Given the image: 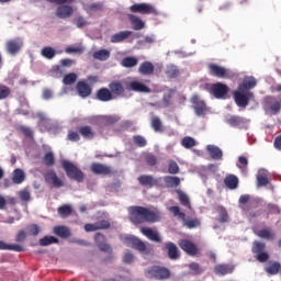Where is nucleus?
<instances>
[{"label": "nucleus", "mask_w": 281, "mask_h": 281, "mask_svg": "<svg viewBox=\"0 0 281 281\" xmlns=\"http://www.w3.org/2000/svg\"><path fill=\"white\" fill-rule=\"evenodd\" d=\"M130 218L134 225H142V223H159V221H161V213L157 209L131 206Z\"/></svg>", "instance_id": "f257e3e1"}, {"label": "nucleus", "mask_w": 281, "mask_h": 281, "mask_svg": "<svg viewBox=\"0 0 281 281\" xmlns=\"http://www.w3.org/2000/svg\"><path fill=\"white\" fill-rule=\"evenodd\" d=\"M169 212L177 216L180 221H182L183 226L188 229H195V227L201 226V221L196 217H186V213L181 212V207L179 206H170Z\"/></svg>", "instance_id": "f03ea898"}, {"label": "nucleus", "mask_w": 281, "mask_h": 281, "mask_svg": "<svg viewBox=\"0 0 281 281\" xmlns=\"http://www.w3.org/2000/svg\"><path fill=\"white\" fill-rule=\"evenodd\" d=\"M61 168H64L69 179H72L78 183H82L85 181V173L76 165H74V162L69 160H63Z\"/></svg>", "instance_id": "7ed1b4c3"}, {"label": "nucleus", "mask_w": 281, "mask_h": 281, "mask_svg": "<svg viewBox=\"0 0 281 281\" xmlns=\"http://www.w3.org/2000/svg\"><path fill=\"white\" fill-rule=\"evenodd\" d=\"M145 277L149 280H168L170 270L166 267L153 266L145 270Z\"/></svg>", "instance_id": "20e7f679"}, {"label": "nucleus", "mask_w": 281, "mask_h": 281, "mask_svg": "<svg viewBox=\"0 0 281 281\" xmlns=\"http://www.w3.org/2000/svg\"><path fill=\"white\" fill-rule=\"evenodd\" d=\"M137 181L144 188H164V178H155L150 175H142L137 178Z\"/></svg>", "instance_id": "39448f33"}, {"label": "nucleus", "mask_w": 281, "mask_h": 281, "mask_svg": "<svg viewBox=\"0 0 281 281\" xmlns=\"http://www.w3.org/2000/svg\"><path fill=\"white\" fill-rule=\"evenodd\" d=\"M207 69H209L210 76H214V78H225V79L234 78V72H232V70L223 66H218L216 64H209Z\"/></svg>", "instance_id": "423d86ee"}, {"label": "nucleus", "mask_w": 281, "mask_h": 281, "mask_svg": "<svg viewBox=\"0 0 281 281\" xmlns=\"http://www.w3.org/2000/svg\"><path fill=\"white\" fill-rule=\"evenodd\" d=\"M233 95L237 106H241L243 109H245V106H249V100H254V92L241 91L239 88L237 91L233 92Z\"/></svg>", "instance_id": "0eeeda50"}, {"label": "nucleus", "mask_w": 281, "mask_h": 281, "mask_svg": "<svg viewBox=\"0 0 281 281\" xmlns=\"http://www.w3.org/2000/svg\"><path fill=\"white\" fill-rule=\"evenodd\" d=\"M134 14H157V9L148 3H135L130 7Z\"/></svg>", "instance_id": "6e6552de"}, {"label": "nucleus", "mask_w": 281, "mask_h": 281, "mask_svg": "<svg viewBox=\"0 0 281 281\" xmlns=\"http://www.w3.org/2000/svg\"><path fill=\"white\" fill-rule=\"evenodd\" d=\"M191 104H193L194 113L199 117H201V115H205V113L207 112V104H205V101L201 100V97H199V94L192 95Z\"/></svg>", "instance_id": "1a4fd4ad"}, {"label": "nucleus", "mask_w": 281, "mask_h": 281, "mask_svg": "<svg viewBox=\"0 0 281 281\" xmlns=\"http://www.w3.org/2000/svg\"><path fill=\"white\" fill-rule=\"evenodd\" d=\"M210 93L214 95V98H216L217 100H221L225 98L227 93H229V87H227V85L223 82H216L212 85Z\"/></svg>", "instance_id": "9d476101"}, {"label": "nucleus", "mask_w": 281, "mask_h": 281, "mask_svg": "<svg viewBox=\"0 0 281 281\" xmlns=\"http://www.w3.org/2000/svg\"><path fill=\"white\" fill-rule=\"evenodd\" d=\"M126 240L133 249H136V251H140V254H150L151 251V249L146 246V243L135 236H130L126 238Z\"/></svg>", "instance_id": "9b49d317"}, {"label": "nucleus", "mask_w": 281, "mask_h": 281, "mask_svg": "<svg viewBox=\"0 0 281 281\" xmlns=\"http://www.w3.org/2000/svg\"><path fill=\"white\" fill-rule=\"evenodd\" d=\"M90 170L91 172H93V175H104V176L115 175V171H113V167L101 164V162H93L90 166Z\"/></svg>", "instance_id": "f8f14e48"}, {"label": "nucleus", "mask_w": 281, "mask_h": 281, "mask_svg": "<svg viewBox=\"0 0 281 281\" xmlns=\"http://www.w3.org/2000/svg\"><path fill=\"white\" fill-rule=\"evenodd\" d=\"M178 245L188 256H196V254H199V248L190 239H180Z\"/></svg>", "instance_id": "ddd939ff"}, {"label": "nucleus", "mask_w": 281, "mask_h": 281, "mask_svg": "<svg viewBox=\"0 0 281 281\" xmlns=\"http://www.w3.org/2000/svg\"><path fill=\"white\" fill-rule=\"evenodd\" d=\"M162 250L167 251V256L170 260H179V258H181L179 247L172 241L165 243Z\"/></svg>", "instance_id": "4468645a"}, {"label": "nucleus", "mask_w": 281, "mask_h": 281, "mask_svg": "<svg viewBox=\"0 0 281 281\" xmlns=\"http://www.w3.org/2000/svg\"><path fill=\"white\" fill-rule=\"evenodd\" d=\"M94 241L100 251H104V254H113V249L111 248V245L106 244V236L103 234L97 233L94 236Z\"/></svg>", "instance_id": "2eb2a0df"}, {"label": "nucleus", "mask_w": 281, "mask_h": 281, "mask_svg": "<svg viewBox=\"0 0 281 281\" xmlns=\"http://www.w3.org/2000/svg\"><path fill=\"white\" fill-rule=\"evenodd\" d=\"M23 47V41L21 38H15L7 42L5 49L8 54H11V56H16L21 52V48Z\"/></svg>", "instance_id": "dca6fc26"}, {"label": "nucleus", "mask_w": 281, "mask_h": 281, "mask_svg": "<svg viewBox=\"0 0 281 281\" xmlns=\"http://www.w3.org/2000/svg\"><path fill=\"white\" fill-rule=\"evenodd\" d=\"M110 92L112 93V98H121L125 93L124 85H122V81H111L109 83Z\"/></svg>", "instance_id": "f3484780"}, {"label": "nucleus", "mask_w": 281, "mask_h": 281, "mask_svg": "<svg viewBox=\"0 0 281 281\" xmlns=\"http://www.w3.org/2000/svg\"><path fill=\"white\" fill-rule=\"evenodd\" d=\"M44 179H45L46 183H52V186H54V188H63V186H65L63 180L60 178H58V176L56 175V171H54V170L46 172L44 175Z\"/></svg>", "instance_id": "a211bd4d"}, {"label": "nucleus", "mask_w": 281, "mask_h": 281, "mask_svg": "<svg viewBox=\"0 0 281 281\" xmlns=\"http://www.w3.org/2000/svg\"><path fill=\"white\" fill-rule=\"evenodd\" d=\"M247 122H249L247 119L237 115H231L226 119V123L233 126V128H245Z\"/></svg>", "instance_id": "6ab92c4d"}, {"label": "nucleus", "mask_w": 281, "mask_h": 281, "mask_svg": "<svg viewBox=\"0 0 281 281\" xmlns=\"http://www.w3.org/2000/svg\"><path fill=\"white\" fill-rule=\"evenodd\" d=\"M140 232L143 236L148 238V240H151L153 243H161V236L159 235V232L148 227H142Z\"/></svg>", "instance_id": "aec40b11"}, {"label": "nucleus", "mask_w": 281, "mask_h": 281, "mask_svg": "<svg viewBox=\"0 0 281 281\" xmlns=\"http://www.w3.org/2000/svg\"><path fill=\"white\" fill-rule=\"evenodd\" d=\"M74 14V8L69 4H61L56 10L58 19H69Z\"/></svg>", "instance_id": "412c9836"}, {"label": "nucleus", "mask_w": 281, "mask_h": 281, "mask_svg": "<svg viewBox=\"0 0 281 281\" xmlns=\"http://www.w3.org/2000/svg\"><path fill=\"white\" fill-rule=\"evenodd\" d=\"M127 91H136L137 93H150V88L139 81H131Z\"/></svg>", "instance_id": "4be33fe9"}, {"label": "nucleus", "mask_w": 281, "mask_h": 281, "mask_svg": "<svg viewBox=\"0 0 281 281\" xmlns=\"http://www.w3.org/2000/svg\"><path fill=\"white\" fill-rule=\"evenodd\" d=\"M215 276H227L234 273V266L229 263H218L214 267Z\"/></svg>", "instance_id": "5701e85b"}, {"label": "nucleus", "mask_w": 281, "mask_h": 281, "mask_svg": "<svg viewBox=\"0 0 281 281\" xmlns=\"http://www.w3.org/2000/svg\"><path fill=\"white\" fill-rule=\"evenodd\" d=\"M76 88L77 93L80 95V98H89V95H91V86H89V83H87L86 81H78Z\"/></svg>", "instance_id": "b1692460"}, {"label": "nucleus", "mask_w": 281, "mask_h": 281, "mask_svg": "<svg viewBox=\"0 0 281 281\" xmlns=\"http://www.w3.org/2000/svg\"><path fill=\"white\" fill-rule=\"evenodd\" d=\"M97 100H99L100 102H111V100H114L113 93L109 88H100L97 91Z\"/></svg>", "instance_id": "393cba45"}, {"label": "nucleus", "mask_w": 281, "mask_h": 281, "mask_svg": "<svg viewBox=\"0 0 281 281\" xmlns=\"http://www.w3.org/2000/svg\"><path fill=\"white\" fill-rule=\"evenodd\" d=\"M256 85H258V81H256V78L245 77L243 82L239 83L238 89L239 91H249L250 89H254Z\"/></svg>", "instance_id": "a878e982"}, {"label": "nucleus", "mask_w": 281, "mask_h": 281, "mask_svg": "<svg viewBox=\"0 0 281 281\" xmlns=\"http://www.w3.org/2000/svg\"><path fill=\"white\" fill-rule=\"evenodd\" d=\"M250 199H251V195L249 194L240 195L238 200L239 210H241L243 212H250L251 211V202H249Z\"/></svg>", "instance_id": "bb28decb"}, {"label": "nucleus", "mask_w": 281, "mask_h": 281, "mask_svg": "<svg viewBox=\"0 0 281 281\" xmlns=\"http://www.w3.org/2000/svg\"><path fill=\"white\" fill-rule=\"evenodd\" d=\"M265 271L269 276H278L281 271V263L278 261L270 260L265 267Z\"/></svg>", "instance_id": "cd10ccee"}, {"label": "nucleus", "mask_w": 281, "mask_h": 281, "mask_svg": "<svg viewBox=\"0 0 281 281\" xmlns=\"http://www.w3.org/2000/svg\"><path fill=\"white\" fill-rule=\"evenodd\" d=\"M206 150L215 161H221V159H223V150L218 148V146L207 145Z\"/></svg>", "instance_id": "c85d7f7f"}, {"label": "nucleus", "mask_w": 281, "mask_h": 281, "mask_svg": "<svg viewBox=\"0 0 281 281\" xmlns=\"http://www.w3.org/2000/svg\"><path fill=\"white\" fill-rule=\"evenodd\" d=\"M138 71L142 76H153L155 74V65L151 61H144L139 65Z\"/></svg>", "instance_id": "c756f323"}, {"label": "nucleus", "mask_w": 281, "mask_h": 281, "mask_svg": "<svg viewBox=\"0 0 281 281\" xmlns=\"http://www.w3.org/2000/svg\"><path fill=\"white\" fill-rule=\"evenodd\" d=\"M0 250L2 251H25V247L19 245V244H7L3 240H0Z\"/></svg>", "instance_id": "7c9ffc66"}, {"label": "nucleus", "mask_w": 281, "mask_h": 281, "mask_svg": "<svg viewBox=\"0 0 281 281\" xmlns=\"http://www.w3.org/2000/svg\"><path fill=\"white\" fill-rule=\"evenodd\" d=\"M166 188H179L181 186V178L177 176H165L162 177Z\"/></svg>", "instance_id": "2f4dec72"}, {"label": "nucleus", "mask_w": 281, "mask_h": 281, "mask_svg": "<svg viewBox=\"0 0 281 281\" xmlns=\"http://www.w3.org/2000/svg\"><path fill=\"white\" fill-rule=\"evenodd\" d=\"M25 181V171L23 169L18 168L12 172V183L15 186H21Z\"/></svg>", "instance_id": "473e14b6"}, {"label": "nucleus", "mask_w": 281, "mask_h": 281, "mask_svg": "<svg viewBox=\"0 0 281 281\" xmlns=\"http://www.w3.org/2000/svg\"><path fill=\"white\" fill-rule=\"evenodd\" d=\"M78 133L81 135L83 139H93V137H95L93 128H91V126L89 125L78 127Z\"/></svg>", "instance_id": "72a5a7b5"}, {"label": "nucleus", "mask_w": 281, "mask_h": 281, "mask_svg": "<svg viewBox=\"0 0 281 281\" xmlns=\"http://www.w3.org/2000/svg\"><path fill=\"white\" fill-rule=\"evenodd\" d=\"M133 35V31H121L111 36V43H122Z\"/></svg>", "instance_id": "f704fd0d"}, {"label": "nucleus", "mask_w": 281, "mask_h": 281, "mask_svg": "<svg viewBox=\"0 0 281 281\" xmlns=\"http://www.w3.org/2000/svg\"><path fill=\"white\" fill-rule=\"evenodd\" d=\"M224 186H226L228 190H236V188H238V177L234 175H227L224 179Z\"/></svg>", "instance_id": "c9c22d12"}, {"label": "nucleus", "mask_w": 281, "mask_h": 281, "mask_svg": "<svg viewBox=\"0 0 281 281\" xmlns=\"http://www.w3.org/2000/svg\"><path fill=\"white\" fill-rule=\"evenodd\" d=\"M256 235L265 240H276V233H273L271 228L260 229L256 233Z\"/></svg>", "instance_id": "e433bc0d"}, {"label": "nucleus", "mask_w": 281, "mask_h": 281, "mask_svg": "<svg viewBox=\"0 0 281 281\" xmlns=\"http://www.w3.org/2000/svg\"><path fill=\"white\" fill-rule=\"evenodd\" d=\"M53 232L56 236H59V238H69V236H71V231L67 226H55Z\"/></svg>", "instance_id": "4c0bfd02"}, {"label": "nucleus", "mask_w": 281, "mask_h": 281, "mask_svg": "<svg viewBox=\"0 0 281 281\" xmlns=\"http://www.w3.org/2000/svg\"><path fill=\"white\" fill-rule=\"evenodd\" d=\"M128 19L132 23L133 30L135 31L144 30L145 23L144 21H142V19H139V16L130 14Z\"/></svg>", "instance_id": "58836bf2"}, {"label": "nucleus", "mask_w": 281, "mask_h": 281, "mask_svg": "<svg viewBox=\"0 0 281 281\" xmlns=\"http://www.w3.org/2000/svg\"><path fill=\"white\" fill-rule=\"evenodd\" d=\"M74 212V209L69 204H64L57 209V214L61 218H68V216H71V213Z\"/></svg>", "instance_id": "ea45409f"}, {"label": "nucleus", "mask_w": 281, "mask_h": 281, "mask_svg": "<svg viewBox=\"0 0 281 281\" xmlns=\"http://www.w3.org/2000/svg\"><path fill=\"white\" fill-rule=\"evenodd\" d=\"M139 63V60L137 59V57H124L121 61L122 67H125L126 69H131L133 67H137V64Z\"/></svg>", "instance_id": "a19ab883"}, {"label": "nucleus", "mask_w": 281, "mask_h": 281, "mask_svg": "<svg viewBox=\"0 0 281 281\" xmlns=\"http://www.w3.org/2000/svg\"><path fill=\"white\" fill-rule=\"evenodd\" d=\"M177 194L181 205H183V207H188V210H192V204L190 203V198L188 196V194H186L181 190H178Z\"/></svg>", "instance_id": "79ce46f5"}, {"label": "nucleus", "mask_w": 281, "mask_h": 281, "mask_svg": "<svg viewBox=\"0 0 281 281\" xmlns=\"http://www.w3.org/2000/svg\"><path fill=\"white\" fill-rule=\"evenodd\" d=\"M74 59L65 58L60 60V65L54 66L53 71L55 74H63V67H71L74 65Z\"/></svg>", "instance_id": "37998d69"}, {"label": "nucleus", "mask_w": 281, "mask_h": 281, "mask_svg": "<svg viewBox=\"0 0 281 281\" xmlns=\"http://www.w3.org/2000/svg\"><path fill=\"white\" fill-rule=\"evenodd\" d=\"M93 58L95 60H109V58H111V52L106 50V49H100L93 53Z\"/></svg>", "instance_id": "c03bdc74"}, {"label": "nucleus", "mask_w": 281, "mask_h": 281, "mask_svg": "<svg viewBox=\"0 0 281 281\" xmlns=\"http://www.w3.org/2000/svg\"><path fill=\"white\" fill-rule=\"evenodd\" d=\"M41 55L44 58H47V60H52L56 56V49H54L52 46H45L42 48Z\"/></svg>", "instance_id": "a18cd8bd"}, {"label": "nucleus", "mask_w": 281, "mask_h": 281, "mask_svg": "<svg viewBox=\"0 0 281 281\" xmlns=\"http://www.w3.org/2000/svg\"><path fill=\"white\" fill-rule=\"evenodd\" d=\"M150 126L155 133H161L164 131L161 119H159V116L151 117Z\"/></svg>", "instance_id": "49530a36"}, {"label": "nucleus", "mask_w": 281, "mask_h": 281, "mask_svg": "<svg viewBox=\"0 0 281 281\" xmlns=\"http://www.w3.org/2000/svg\"><path fill=\"white\" fill-rule=\"evenodd\" d=\"M58 244V238L54 236H44L40 239L41 247H47L48 245H56Z\"/></svg>", "instance_id": "de8ad7c7"}, {"label": "nucleus", "mask_w": 281, "mask_h": 281, "mask_svg": "<svg viewBox=\"0 0 281 281\" xmlns=\"http://www.w3.org/2000/svg\"><path fill=\"white\" fill-rule=\"evenodd\" d=\"M266 247H267V245L265 243L255 240L252 243L251 251H252V254H256V255L262 254L265 251Z\"/></svg>", "instance_id": "09e8293b"}, {"label": "nucleus", "mask_w": 281, "mask_h": 281, "mask_svg": "<svg viewBox=\"0 0 281 281\" xmlns=\"http://www.w3.org/2000/svg\"><path fill=\"white\" fill-rule=\"evenodd\" d=\"M217 212L220 223H227V221H229V215L227 214V210L225 207L218 206Z\"/></svg>", "instance_id": "8fccbe9b"}, {"label": "nucleus", "mask_w": 281, "mask_h": 281, "mask_svg": "<svg viewBox=\"0 0 281 281\" xmlns=\"http://www.w3.org/2000/svg\"><path fill=\"white\" fill-rule=\"evenodd\" d=\"M181 145L187 149L194 148V146H196V140L190 136H186L181 140Z\"/></svg>", "instance_id": "3c124183"}, {"label": "nucleus", "mask_w": 281, "mask_h": 281, "mask_svg": "<svg viewBox=\"0 0 281 281\" xmlns=\"http://www.w3.org/2000/svg\"><path fill=\"white\" fill-rule=\"evenodd\" d=\"M179 164L175 160H169L168 161V173L169 175H179L180 172Z\"/></svg>", "instance_id": "603ef678"}, {"label": "nucleus", "mask_w": 281, "mask_h": 281, "mask_svg": "<svg viewBox=\"0 0 281 281\" xmlns=\"http://www.w3.org/2000/svg\"><path fill=\"white\" fill-rule=\"evenodd\" d=\"M43 162L45 164V166H48V167L54 166V164H56V158L54 157V153L47 151L44 155Z\"/></svg>", "instance_id": "864d4df0"}, {"label": "nucleus", "mask_w": 281, "mask_h": 281, "mask_svg": "<svg viewBox=\"0 0 281 281\" xmlns=\"http://www.w3.org/2000/svg\"><path fill=\"white\" fill-rule=\"evenodd\" d=\"M269 110L271 115H278V113L281 111V101L274 100L270 102Z\"/></svg>", "instance_id": "5fc2aeb1"}, {"label": "nucleus", "mask_w": 281, "mask_h": 281, "mask_svg": "<svg viewBox=\"0 0 281 281\" xmlns=\"http://www.w3.org/2000/svg\"><path fill=\"white\" fill-rule=\"evenodd\" d=\"M133 142H134L135 146H137L138 148H144L146 146V144H148L146 138L142 135L133 136Z\"/></svg>", "instance_id": "6e6d98bb"}, {"label": "nucleus", "mask_w": 281, "mask_h": 281, "mask_svg": "<svg viewBox=\"0 0 281 281\" xmlns=\"http://www.w3.org/2000/svg\"><path fill=\"white\" fill-rule=\"evenodd\" d=\"M76 80H78V75H76L75 72H69L64 76L63 82L64 85H74Z\"/></svg>", "instance_id": "4d7b16f0"}, {"label": "nucleus", "mask_w": 281, "mask_h": 281, "mask_svg": "<svg viewBox=\"0 0 281 281\" xmlns=\"http://www.w3.org/2000/svg\"><path fill=\"white\" fill-rule=\"evenodd\" d=\"M27 235L29 236H38V233L41 232V226L37 224H31L26 226Z\"/></svg>", "instance_id": "13d9d810"}, {"label": "nucleus", "mask_w": 281, "mask_h": 281, "mask_svg": "<svg viewBox=\"0 0 281 281\" xmlns=\"http://www.w3.org/2000/svg\"><path fill=\"white\" fill-rule=\"evenodd\" d=\"M166 76L168 78H178L179 77V68H177V66L167 67Z\"/></svg>", "instance_id": "bf43d9fd"}, {"label": "nucleus", "mask_w": 281, "mask_h": 281, "mask_svg": "<svg viewBox=\"0 0 281 281\" xmlns=\"http://www.w3.org/2000/svg\"><path fill=\"white\" fill-rule=\"evenodd\" d=\"M188 268L190 271H193V276H201V273H203V269H201L199 262H191L189 263Z\"/></svg>", "instance_id": "052dcab7"}, {"label": "nucleus", "mask_w": 281, "mask_h": 281, "mask_svg": "<svg viewBox=\"0 0 281 281\" xmlns=\"http://www.w3.org/2000/svg\"><path fill=\"white\" fill-rule=\"evenodd\" d=\"M19 198L21 199V201H24L25 203L31 201L32 194L30 193V189H22L19 192Z\"/></svg>", "instance_id": "680f3d73"}, {"label": "nucleus", "mask_w": 281, "mask_h": 281, "mask_svg": "<svg viewBox=\"0 0 281 281\" xmlns=\"http://www.w3.org/2000/svg\"><path fill=\"white\" fill-rule=\"evenodd\" d=\"M265 186H269V178L267 177V175L257 176V187L265 188Z\"/></svg>", "instance_id": "e2e57ef3"}, {"label": "nucleus", "mask_w": 281, "mask_h": 281, "mask_svg": "<svg viewBox=\"0 0 281 281\" xmlns=\"http://www.w3.org/2000/svg\"><path fill=\"white\" fill-rule=\"evenodd\" d=\"M145 161L147 164V166H155L157 164V156L153 155V154H147L145 156Z\"/></svg>", "instance_id": "0e129e2a"}, {"label": "nucleus", "mask_w": 281, "mask_h": 281, "mask_svg": "<svg viewBox=\"0 0 281 281\" xmlns=\"http://www.w3.org/2000/svg\"><path fill=\"white\" fill-rule=\"evenodd\" d=\"M97 223V229H109V227H111V222L106 221V220H101Z\"/></svg>", "instance_id": "69168bd1"}, {"label": "nucleus", "mask_w": 281, "mask_h": 281, "mask_svg": "<svg viewBox=\"0 0 281 281\" xmlns=\"http://www.w3.org/2000/svg\"><path fill=\"white\" fill-rule=\"evenodd\" d=\"M10 95V88L7 86H0V100H5Z\"/></svg>", "instance_id": "338daca9"}, {"label": "nucleus", "mask_w": 281, "mask_h": 281, "mask_svg": "<svg viewBox=\"0 0 281 281\" xmlns=\"http://www.w3.org/2000/svg\"><path fill=\"white\" fill-rule=\"evenodd\" d=\"M67 139H69V142H80V134H78V132L69 131Z\"/></svg>", "instance_id": "774afa93"}]
</instances>
